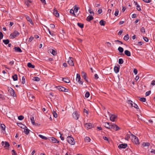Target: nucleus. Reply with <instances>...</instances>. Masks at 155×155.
Segmentation results:
<instances>
[{
  "label": "nucleus",
  "instance_id": "f257e3e1",
  "mask_svg": "<svg viewBox=\"0 0 155 155\" xmlns=\"http://www.w3.org/2000/svg\"><path fill=\"white\" fill-rule=\"evenodd\" d=\"M130 137L131 140L134 143L136 144H139L140 143L138 138L135 136L130 133Z\"/></svg>",
  "mask_w": 155,
  "mask_h": 155
},
{
  "label": "nucleus",
  "instance_id": "f03ea898",
  "mask_svg": "<svg viewBox=\"0 0 155 155\" xmlns=\"http://www.w3.org/2000/svg\"><path fill=\"white\" fill-rule=\"evenodd\" d=\"M67 141L69 143L72 145L74 144L75 143L74 138L70 136L67 137Z\"/></svg>",
  "mask_w": 155,
  "mask_h": 155
},
{
  "label": "nucleus",
  "instance_id": "7ed1b4c3",
  "mask_svg": "<svg viewBox=\"0 0 155 155\" xmlns=\"http://www.w3.org/2000/svg\"><path fill=\"white\" fill-rule=\"evenodd\" d=\"M19 33L17 31H15L13 33H11L10 36V38L11 39H13L16 37L18 36Z\"/></svg>",
  "mask_w": 155,
  "mask_h": 155
},
{
  "label": "nucleus",
  "instance_id": "20e7f679",
  "mask_svg": "<svg viewBox=\"0 0 155 155\" xmlns=\"http://www.w3.org/2000/svg\"><path fill=\"white\" fill-rule=\"evenodd\" d=\"M57 89L60 91L64 92H68V89L61 86H59L57 87Z\"/></svg>",
  "mask_w": 155,
  "mask_h": 155
},
{
  "label": "nucleus",
  "instance_id": "39448f33",
  "mask_svg": "<svg viewBox=\"0 0 155 155\" xmlns=\"http://www.w3.org/2000/svg\"><path fill=\"white\" fill-rule=\"evenodd\" d=\"M74 59L72 57H70L68 61V63L71 66H74V64L73 62Z\"/></svg>",
  "mask_w": 155,
  "mask_h": 155
},
{
  "label": "nucleus",
  "instance_id": "423d86ee",
  "mask_svg": "<svg viewBox=\"0 0 155 155\" xmlns=\"http://www.w3.org/2000/svg\"><path fill=\"white\" fill-rule=\"evenodd\" d=\"M49 140L50 141L52 142L53 143H57L59 142V141L58 140L56 139L53 137H49Z\"/></svg>",
  "mask_w": 155,
  "mask_h": 155
},
{
  "label": "nucleus",
  "instance_id": "0eeeda50",
  "mask_svg": "<svg viewBox=\"0 0 155 155\" xmlns=\"http://www.w3.org/2000/svg\"><path fill=\"white\" fill-rule=\"evenodd\" d=\"M85 127L87 129H91L94 127V125L91 123H86L85 124Z\"/></svg>",
  "mask_w": 155,
  "mask_h": 155
},
{
  "label": "nucleus",
  "instance_id": "6e6552de",
  "mask_svg": "<svg viewBox=\"0 0 155 155\" xmlns=\"http://www.w3.org/2000/svg\"><path fill=\"white\" fill-rule=\"evenodd\" d=\"M79 115L78 114L76 111L74 112L73 114V116L74 118L76 120H78L79 117Z\"/></svg>",
  "mask_w": 155,
  "mask_h": 155
},
{
  "label": "nucleus",
  "instance_id": "1a4fd4ad",
  "mask_svg": "<svg viewBox=\"0 0 155 155\" xmlns=\"http://www.w3.org/2000/svg\"><path fill=\"white\" fill-rule=\"evenodd\" d=\"M8 91L10 92L11 95L15 97V94L14 90L11 88H9L8 90Z\"/></svg>",
  "mask_w": 155,
  "mask_h": 155
},
{
  "label": "nucleus",
  "instance_id": "9d476101",
  "mask_svg": "<svg viewBox=\"0 0 155 155\" xmlns=\"http://www.w3.org/2000/svg\"><path fill=\"white\" fill-rule=\"evenodd\" d=\"M127 146V144L126 143L121 144L119 145L118 147L119 148H125Z\"/></svg>",
  "mask_w": 155,
  "mask_h": 155
},
{
  "label": "nucleus",
  "instance_id": "9b49d317",
  "mask_svg": "<svg viewBox=\"0 0 155 155\" xmlns=\"http://www.w3.org/2000/svg\"><path fill=\"white\" fill-rule=\"evenodd\" d=\"M14 49L15 50V51L17 52L21 53L22 52L21 49L19 47H15Z\"/></svg>",
  "mask_w": 155,
  "mask_h": 155
},
{
  "label": "nucleus",
  "instance_id": "f8f14e48",
  "mask_svg": "<svg viewBox=\"0 0 155 155\" xmlns=\"http://www.w3.org/2000/svg\"><path fill=\"white\" fill-rule=\"evenodd\" d=\"M81 76L84 78L85 80L86 81H87V79L86 78V74L84 71H82L81 72Z\"/></svg>",
  "mask_w": 155,
  "mask_h": 155
},
{
  "label": "nucleus",
  "instance_id": "ddd939ff",
  "mask_svg": "<svg viewBox=\"0 0 155 155\" xmlns=\"http://www.w3.org/2000/svg\"><path fill=\"white\" fill-rule=\"evenodd\" d=\"M30 119L32 124L33 125H36V124H35V123L34 117L32 116H31Z\"/></svg>",
  "mask_w": 155,
  "mask_h": 155
},
{
  "label": "nucleus",
  "instance_id": "4468645a",
  "mask_svg": "<svg viewBox=\"0 0 155 155\" xmlns=\"http://www.w3.org/2000/svg\"><path fill=\"white\" fill-rule=\"evenodd\" d=\"M117 116L112 115L110 117V120L112 121H114L115 119L117 117Z\"/></svg>",
  "mask_w": 155,
  "mask_h": 155
},
{
  "label": "nucleus",
  "instance_id": "2eb2a0df",
  "mask_svg": "<svg viewBox=\"0 0 155 155\" xmlns=\"http://www.w3.org/2000/svg\"><path fill=\"white\" fill-rule=\"evenodd\" d=\"M10 146V144L8 142L5 141V146L4 147L5 149H8Z\"/></svg>",
  "mask_w": 155,
  "mask_h": 155
},
{
  "label": "nucleus",
  "instance_id": "dca6fc26",
  "mask_svg": "<svg viewBox=\"0 0 155 155\" xmlns=\"http://www.w3.org/2000/svg\"><path fill=\"white\" fill-rule=\"evenodd\" d=\"M124 54L128 56H131L130 52L127 50L125 51Z\"/></svg>",
  "mask_w": 155,
  "mask_h": 155
},
{
  "label": "nucleus",
  "instance_id": "f3484780",
  "mask_svg": "<svg viewBox=\"0 0 155 155\" xmlns=\"http://www.w3.org/2000/svg\"><path fill=\"white\" fill-rule=\"evenodd\" d=\"M26 19L27 20L29 21L30 23H31L32 25H33V23L31 19L28 16H27L26 17Z\"/></svg>",
  "mask_w": 155,
  "mask_h": 155
},
{
  "label": "nucleus",
  "instance_id": "a211bd4d",
  "mask_svg": "<svg viewBox=\"0 0 155 155\" xmlns=\"http://www.w3.org/2000/svg\"><path fill=\"white\" fill-rule=\"evenodd\" d=\"M94 18L92 16H88L87 18V21H90L91 20H93Z\"/></svg>",
  "mask_w": 155,
  "mask_h": 155
},
{
  "label": "nucleus",
  "instance_id": "6ab92c4d",
  "mask_svg": "<svg viewBox=\"0 0 155 155\" xmlns=\"http://www.w3.org/2000/svg\"><path fill=\"white\" fill-rule=\"evenodd\" d=\"M18 125L20 127L23 129H25V127L27 128L26 127L25 125H23L21 123H18Z\"/></svg>",
  "mask_w": 155,
  "mask_h": 155
},
{
  "label": "nucleus",
  "instance_id": "aec40b11",
  "mask_svg": "<svg viewBox=\"0 0 155 155\" xmlns=\"http://www.w3.org/2000/svg\"><path fill=\"white\" fill-rule=\"evenodd\" d=\"M114 70L115 72L117 73L119 72V68L115 66L114 68Z\"/></svg>",
  "mask_w": 155,
  "mask_h": 155
},
{
  "label": "nucleus",
  "instance_id": "412c9836",
  "mask_svg": "<svg viewBox=\"0 0 155 155\" xmlns=\"http://www.w3.org/2000/svg\"><path fill=\"white\" fill-rule=\"evenodd\" d=\"M84 140L85 142L88 143L90 142L91 140V139H90L89 137H86L84 138Z\"/></svg>",
  "mask_w": 155,
  "mask_h": 155
},
{
  "label": "nucleus",
  "instance_id": "4be33fe9",
  "mask_svg": "<svg viewBox=\"0 0 155 155\" xmlns=\"http://www.w3.org/2000/svg\"><path fill=\"white\" fill-rule=\"evenodd\" d=\"M63 81L66 83H69L70 81L68 78H63Z\"/></svg>",
  "mask_w": 155,
  "mask_h": 155
},
{
  "label": "nucleus",
  "instance_id": "5701e85b",
  "mask_svg": "<svg viewBox=\"0 0 155 155\" xmlns=\"http://www.w3.org/2000/svg\"><path fill=\"white\" fill-rule=\"evenodd\" d=\"M100 24L102 26H104L105 25V23H106V21H104L103 20H101L100 21Z\"/></svg>",
  "mask_w": 155,
  "mask_h": 155
},
{
  "label": "nucleus",
  "instance_id": "b1692460",
  "mask_svg": "<svg viewBox=\"0 0 155 155\" xmlns=\"http://www.w3.org/2000/svg\"><path fill=\"white\" fill-rule=\"evenodd\" d=\"M104 126L105 127L109 129L110 128V125L109 124V123L108 122H105L104 123Z\"/></svg>",
  "mask_w": 155,
  "mask_h": 155
},
{
  "label": "nucleus",
  "instance_id": "393cba45",
  "mask_svg": "<svg viewBox=\"0 0 155 155\" xmlns=\"http://www.w3.org/2000/svg\"><path fill=\"white\" fill-rule=\"evenodd\" d=\"M12 78L14 81H16L17 80L18 76L16 74H15L14 75L12 76Z\"/></svg>",
  "mask_w": 155,
  "mask_h": 155
},
{
  "label": "nucleus",
  "instance_id": "a878e982",
  "mask_svg": "<svg viewBox=\"0 0 155 155\" xmlns=\"http://www.w3.org/2000/svg\"><path fill=\"white\" fill-rule=\"evenodd\" d=\"M27 66L29 68H34L35 66L32 64L31 63H28L27 64Z\"/></svg>",
  "mask_w": 155,
  "mask_h": 155
},
{
  "label": "nucleus",
  "instance_id": "bb28decb",
  "mask_svg": "<svg viewBox=\"0 0 155 155\" xmlns=\"http://www.w3.org/2000/svg\"><path fill=\"white\" fill-rule=\"evenodd\" d=\"M53 14L56 17H58L59 16V14L57 10L54 11V12Z\"/></svg>",
  "mask_w": 155,
  "mask_h": 155
},
{
  "label": "nucleus",
  "instance_id": "cd10ccee",
  "mask_svg": "<svg viewBox=\"0 0 155 155\" xmlns=\"http://www.w3.org/2000/svg\"><path fill=\"white\" fill-rule=\"evenodd\" d=\"M30 130L28 129H24V132H25V134L28 135L29 133Z\"/></svg>",
  "mask_w": 155,
  "mask_h": 155
},
{
  "label": "nucleus",
  "instance_id": "c85d7f7f",
  "mask_svg": "<svg viewBox=\"0 0 155 155\" xmlns=\"http://www.w3.org/2000/svg\"><path fill=\"white\" fill-rule=\"evenodd\" d=\"M139 100L142 102H145L146 101V99L145 98L139 97Z\"/></svg>",
  "mask_w": 155,
  "mask_h": 155
},
{
  "label": "nucleus",
  "instance_id": "c756f323",
  "mask_svg": "<svg viewBox=\"0 0 155 155\" xmlns=\"http://www.w3.org/2000/svg\"><path fill=\"white\" fill-rule=\"evenodd\" d=\"M129 38V37L128 34L126 35L124 38V39L125 41H127Z\"/></svg>",
  "mask_w": 155,
  "mask_h": 155
},
{
  "label": "nucleus",
  "instance_id": "7c9ffc66",
  "mask_svg": "<svg viewBox=\"0 0 155 155\" xmlns=\"http://www.w3.org/2000/svg\"><path fill=\"white\" fill-rule=\"evenodd\" d=\"M39 137H40L41 138L43 139H44L45 140H46L48 139L47 138L44 136H43L41 134H39L38 135Z\"/></svg>",
  "mask_w": 155,
  "mask_h": 155
},
{
  "label": "nucleus",
  "instance_id": "2f4dec72",
  "mask_svg": "<svg viewBox=\"0 0 155 155\" xmlns=\"http://www.w3.org/2000/svg\"><path fill=\"white\" fill-rule=\"evenodd\" d=\"M3 42L5 44L7 45L9 44V41L8 39L3 40Z\"/></svg>",
  "mask_w": 155,
  "mask_h": 155
},
{
  "label": "nucleus",
  "instance_id": "473e14b6",
  "mask_svg": "<svg viewBox=\"0 0 155 155\" xmlns=\"http://www.w3.org/2000/svg\"><path fill=\"white\" fill-rule=\"evenodd\" d=\"M118 50L120 53H122L124 51V49L122 47H118Z\"/></svg>",
  "mask_w": 155,
  "mask_h": 155
},
{
  "label": "nucleus",
  "instance_id": "72a5a7b5",
  "mask_svg": "<svg viewBox=\"0 0 155 155\" xmlns=\"http://www.w3.org/2000/svg\"><path fill=\"white\" fill-rule=\"evenodd\" d=\"M33 80L34 81H38L40 80V79L38 77H35L33 78Z\"/></svg>",
  "mask_w": 155,
  "mask_h": 155
},
{
  "label": "nucleus",
  "instance_id": "f704fd0d",
  "mask_svg": "<svg viewBox=\"0 0 155 155\" xmlns=\"http://www.w3.org/2000/svg\"><path fill=\"white\" fill-rule=\"evenodd\" d=\"M77 25L81 28H83L84 27V25L83 24L81 23H78Z\"/></svg>",
  "mask_w": 155,
  "mask_h": 155
},
{
  "label": "nucleus",
  "instance_id": "c9c22d12",
  "mask_svg": "<svg viewBox=\"0 0 155 155\" xmlns=\"http://www.w3.org/2000/svg\"><path fill=\"white\" fill-rule=\"evenodd\" d=\"M135 5H137L136 7L137 10L139 11H140L141 10V9L140 6L139 5H138L137 2L135 3Z\"/></svg>",
  "mask_w": 155,
  "mask_h": 155
},
{
  "label": "nucleus",
  "instance_id": "e433bc0d",
  "mask_svg": "<svg viewBox=\"0 0 155 155\" xmlns=\"http://www.w3.org/2000/svg\"><path fill=\"white\" fill-rule=\"evenodd\" d=\"M150 144L148 142L143 143V146L144 147L148 146L150 145Z\"/></svg>",
  "mask_w": 155,
  "mask_h": 155
},
{
  "label": "nucleus",
  "instance_id": "4c0bfd02",
  "mask_svg": "<svg viewBox=\"0 0 155 155\" xmlns=\"http://www.w3.org/2000/svg\"><path fill=\"white\" fill-rule=\"evenodd\" d=\"M81 80L80 76L79 74H77L76 80L77 81H78V80Z\"/></svg>",
  "mask_w": 155,
  "mask_h": 155
},
{
  "label": "nucleus",
  "instance_id": "58836bf2",
  "mask_svg": "<svg viewBox=\"0 0 155 155\" xmlns=\"http://www.w3.org/2000/svg\"><path fill=\"white\" fill-rule=\"evenodd\" d=\"M24 118V117L22 115H20L18 117V119L19 120H22Z\"/></svg>",
  "mask_w": 155,
  "mask_h": 155
},
{
  "label": "nucleus",
  "instance_id": "ea45409f",
  "mask_svg": "<svg viewBox=\"0 0 155 155\" xmlns=\"http://www.w3.org/2000/svg\"><path fill=\"white\" fill-rule=\"evenodd\" d=\"M119 12V11L117 9H116V10H115V13L114 14V15L115 16H117L118 15Z\"/></svg>",
  "mask_w": 155,
  "mask_h": 155
},
{
  "label": "nucleus",
  "instance_id": "a19ab883",
  "mask_svg": "<svg viewBox=\"0 0 155 155\" xmlns=\"http://www.w3.org/2000/svg\"><path fill=\"white\" fill-rule=\"evenodd\" d=\"M51 50H52V51L51 52V53L53 55H55L57 54L56 52L53 49H52Z\"/></svg>",
  "mask_w": 155,
  "mask_h": 155
},
{
  "label": "nucleus",
  "instance_id": "79ce46f5",
  "mask_svg": "<svg viewBox=\"0 0 155 155\" xmlns=\"http://www.w3.org/2000/svg\"><path fill=\"white\" fill-rule=\"evenodd\" d=\"M124 61L122 59L120 58L119 60L118 63L119 64H122L123 63Z\"/></svg>",
  "mask_w": 155,
  "mask_h": 155
},
{
  "label": "nucleus",
  "instance_id": "37998d69",
  "mask_svg": "<svg viewBox=\"0 0 155 155\" xmlns=\"http://www.w3.org/2000/svg\"><path fill=\"white\" fill-rule=\"evenodd\" d=\"M90 96V93L89 92L87 91L86 92L85 95V96L86 98H88Z\"/></svg>",
  "mask_w": 155,
  "mask_h": 155
},
{
  "label": "nucleus",
  "instance_id": "c03bdc74",
  "mask_svg": "<svg viewBox=\"0 0 155 155\" xmlns=\"http://www.w3.org/2000/svg\"><path fill=\"white\" fill-rule=\"evenodd\" d=\"M21 83L22 84H24L25 83V79L24 77H23L21 80Z\"/></svg>",
  "mask_w": 155,
  "mask_h": 155
},
{
  "label": "nucleus",
  "instance_id": "a18cd8bd",
  "mask_svg": "<svg viewBox=\"0 0 155 155\" xmlns=\"http://www.w3.org/2000/svg\"><path fill=\"white\" fill-rule=\"evenodd\" d=\"M53 114L54 117L55 118H57L58 117V115L55 111H53Z\"/></svg>",
  "mask_w": 155,
  "mask_h": 155
},
{
  "label": "nucleus",
  "instance_id": "49530a36",
  "mask_svg": "<svg viewBox=\"0 0 155 155\" xmlns=\"http://www.w3.org/2000/svg\"><path fill=\"white\" fill-rule=\"evenodd\" d=\"M140 31L142 33H145V28H144V27H142L140 29Z\"/></svg>",
  "mask_w": 155,
  "mask_h": 155
},
{
  "label": "nucleus",
  "instance_id": "de8ad7c7",
  "mask_svg": "<svg viewBox=\"0 0 155 155\" xmlns=\"http://www.w3.org/2000/svg\"><path fill=\"white\" fill-rule=\"evenodd\" d=\"M114 126V129L116 131L120 129V128L117 125L115 124V126Z\"/></svg>",
  "mask_w": 155,
  "mask_h": 155
},
{
  "label": "nucleus",
  "instance_id": "09e8293b",
  "mask_svg": "<svg viewBox=\"0 0 155 155\" xmlns=\"http://www.w3.org/2000/svg\"><path fill=\"white\" fill-rule=\"evenodd\" d=\"M70 13L72 14H73V15L74 16H76V15H75V14H74V11L73 10L71 9V10H70Z\"/></svg>",
  "mask_w": 155,
  "mask_h": 155
},
{
  "label": "nucleus",
  "instance_id": "8fccbe9b",
  "mask_svg": "<svg viewBox=\"0 0 155 155\" xmlns=\"http://www.w3.org/2000/svg\"><path fill=\"white\" fill-rule=\"evenodd\" d=\"M132 107H134V108L137 109H139L137 105L135 103H134V104Z\"/></svg>",
  "mask_w": 155,
  "mask_h": 155
},
{
  "label": "nucleus",
  "instance_id": "3c124183",
  "mask_svg": "<svg viewBox=\"0 0 155 155\" xmlns=\"http://www.w3.org/2000/svg\"><path fill=\"white\" fill-rule=\"evenodd\" d=\"M1 127L2 130H4L5 129V126L3 124H1Z\"/></svg>",
  "mask_w": 155,
  "mask_h": 155
},
{
  "label": "nucleus",
  "instance_id": "603ef678",
  "mask_svg": "<svg viewBox=\"0 0 155 155\" xmlns=\"http://www.w3.org/2000/svg\"><path fill=\"white\" fill-rule=\"evenodd\" d=\"M78 10V8L77 7H76V6H75L74 8V11L75 12H77Z\"/></svg>",
  "mask_w": 155,
  "mask_h": 155
},
{
  "label": "nucleus",
  "instance_id": "864d4df0",
  "mask_svg": "<svg viewBox=\"0 0 155 155\" xmlns=\"http://www.w3.org/2000/svg\"><path fill=\"white\" fill-rule=\"evenodd\" d=\"M115 124H113L112 125H110V128H109V129H114V126Z\"/></svg>",
  "mask_w": 155,
  "mask_h": 155
},
{
  "label": "nucleus",
  "instance_id": "5fc2aeb1",
  "mask_svg": "<svg viewBox=\"0 0 155 155\" xmlns=\"http://www.w3.org/2000/svg\"><path fill=\"white\" fill-rule=\"evenodd\" d=\"M131 138L130 137V134H127L126 135V138L127 140H128L129 138Z\"/></svg>",
  "mask_w": 155,
  "mask_h": 155
},
{
  "label": "nucleus",
  "instance_id": "6e6d98bb",
  "mask_svg": "<svg viewBox=\"0 0 155 155\" xmlns=\"http://www.w3.org/2000/svg\"><path fill=\"white\" fill-rule=\"evenodd\" d=\"M151 93V91H148L147 92L145 93V95L146 96H148Z\"/></svg>",
  "mask_w": 155,
  "mask_h": 155
},
{
  "label": "nucleus",
  "instance_id": "4d7b16f0",
  "mask_svg": "<svg viewBox=\"0 0 155 155\" xmlns=\"http://www.w3.org/2000/svg\"><path fill=\"white\" fill-rule=\"evenodd\" d=\"M134 73L135 74H137V70L136 69H134L133 71Z\"/></svg>",
  "mask_w": 155,
  "mask_h": 155
},
{
  "label": "nucleus",
  "instance_id": "13d9d810",
  "mask_svg": "<svg viewBox=\"0 0 155 155\" xmlns=\"http://www.w3.org/2000/svg\"><path fill=\"white\" fill-rule=\"evenodd\" d=\"M88 12L90 14H93L94 15V12L92 11V10L91 9H90L88 10Z\"/></svg>",
  "mask_w": 155,
  "mask_h": 155
},
{
  "label": "nucleus",
  "instance_id": "bf43d9fd",
  "mask_svg": "<svg viewBox=\"0 0 155 155\" xmlns=\"http://www.w3.org/2000/svg\"><path fill=\"white\" fill-rule=\"evenodd\" d=\"M144 2L146 3H150L151 2V0H143Z\"/></svg>",
  "mask_w": 155,
  "mask_h": 155
},
{
  "label": "nucleus",
  "instance_id": "052dcab7",
  "mask_svg": "<svg viewBox=\"0 0 155 155\" xmlns=\"http://www.w3.org/2000/svg\"><path fill=\"white\" fill-rule=\"evenodd\" d=\"M115 42H118V44H123V42L122 41H120L119 40H115Z\"/></svg>",
  "mask_w": 155,
  "mask_h": 155
},
{
  "label": "nucleus",
  "instance_id": "680f3d73",
  "mask_svg": "<svg viewBox=\"0 0 155 155\" xmlns=\"http://www.w3.org/2000/svg\"><path fill=\"white\" fill-rule=\"evenodd\" d=\"M143 38L144 40L146 42H148V39L146 37H143Z\"/></svg>",
  "mask_w": 155,
  "mask_h": 155
},
{
  "label": "nucleus",
  "instance_id": "e2e57ef3",
  "mask_svg": "<svg viewBox=\"0 0 155 155\" xmlns=\"http://www.w3.org/2000/svg\"><path fill=\"white\" fill-rule=\"evenodd\" d=\"M106 44H107V46L108 47H110L111 46V44L110 43L108 42H107Z\"/></svg>",
  "mask_w": 155,
  "mask_h": 155
},
{
  "label": "nucleus",
  "instance_id": "0e129e2a",
  "mask_svg": "<svg viewBox=\"0 0 155 155\" xmlns=\"http://www.w3.org/2000/svg\"><path fill=\"white\" fill-rule=\"evenodd\" d=\"M34 38L32 37H30L29 39V41L31 42L33 39Z\"/></svg>",
  "mask_w": 155,
  "mask_h": 155
},
{
  "label": "nucleus",
  "instance_id": "69168bd1",
  "mask_svg": "<svg viewBox=\"0 0 155 155\" xmlns=\"http://www.w3.org/2000/svg\"><path fill=\"white\" fill-rule=\"evenodd\" d=\"M25 3L26 5L28 6V7L30 5V4L29 3V2H28V1H25Z\"/></svg>",
  "mask_w": 155,
  "mask_h": 155
},
{
  "label": "nucleus",
  "instance_id": "338daca9",
  "mask_svg": "<svg viewBox=\"0 0 155 155\" xmlns=\"http://www.w3.org/2000/svg\"><path fill=\"white\" fill-rule=\"evenodd\" d=\"M151 84L153 85H155V81L153 80L151 82Z\"/></svg>",
  "mask_w": 155,
  "mask_h": 155
},
{
  "label": "nucleus",
  "instance_id": "774afa93",
  "mask_svg": "<svg viewBox=\"0 0 155 155\" xmlns=\"http://www.w3.org/2000/svg\"><path fill=\"white\" fill-rule=\"evenodd\" d=\"M151 153H153L155 154V150L152 149L150 151Z\"/></svg>",
  "mask_w": 155,
  "mask_h": 155
}]
</instances>
